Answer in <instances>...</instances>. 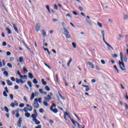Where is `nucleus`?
Instances as JSON below:
<instances>
[{"mask_svg": "<svg viewBox=\"0 0 128 128\" xmlns=\"http://www.w3.org/2000/svg\"><path fill=\"white\" fill-rule=\"evenodd\" d=\"M119 65L120 70H126V67L124 66V63H122L120 62V61L119 60Z\"/></svg>", "mask_w": 128, "mask_h": 128, "instance_id": "nucleus-1", "label": "nucleus"}, {"mask_svg": "<svg viewBox=\"0 0 128 128\" xmlns=\"http://www.w3.org/2000/svg\"><path fill=\"white\" fill-rule=\"evenodd\" d=\"M52 100V97L50 96V95H48L47 96H44V100L45 102H48L50 100Z\"/></svg>", "mask_w": 128, "mask_h": 128, "instance_id": "nucleus-2", "label": "nucleus"}, {"mask_svg": "<svg viewBox=\"0 0 128 128\" xmlns=\"http://www.w3.org/2000/svg\"><path fill=\"white\" fill-rule=\"evenodd\" d=\"M16 84H24V82H26V80L24 81L22 79H18V78H16Z\"/></svg>", "mask_w": 128, "mask_h": 128, "instance_id": "nucleus-3", "label": "nucleus"}, {"mask_svg": "<svg viewBox=\"0 0 128 128\" xmlns=\"http://www.w3.org/2000/svg\"><path fill=\"white\" fill-rule=\"evenodd\" d=\"M36 32H40V22L36 24Z\"/></svg>", "mask_w": 128, "mask_h": 128, "instance_id": "nucleus-4", "label": "nucleus"}, {"mask_svg": "<svg viewBox=\"0 0 128 128\" xmlns=\"http://www.w3.org/2000/svg\"><path fill=\"white\" fill-rule=\"evenodd\" d=\"M33 106L35 108H40V104H38V102H34L33 103Z\"/></svg>", "mask_w": 128, "mask_h": 128, "instance_id": "nucleus-5", "label": "nucleus"}, {"mask_svg": "<svg viewBox=\"0 0 128 128\" xmlns=\"http://www.w3.org/2000/svg\"><path fill=\"white\" fill-rule=\"evenodd\" d=\"M26 106L28 108V110H29V112H32V106L30 104H26Z\"/></svg>", "mask_w": 128, "mask_h": 128, "instance_id": "nucleus-6", "label": "nucleus"}, {"mask_svg": "<svg viewBox=\"0 0 128 128\" xmlns=\"http://www.w3.org/2000/svg\"><path fill=\"white\" fill-rule=\"evenodd\" d=\"M22 118H19L17 124L19 128H22Z\"/></svg>", "mask_w": 128, "mask_h": 128, "instance_id": "nucleus-7", "label": "nucleus"}, {"mask_svg": "<svg viewBox=\"0 0 128 128\" xmlns=\"http://www.w3.org/2000/svg\"><path fill=\"white\" fill-rule=\"evenodd\" d=\"M88 64L90 66L91 68H94V64H92V62H88Z\"/></svg>", "mask_w": 128, "mask_h": 128, "instance_id": "nucleus-8", "label": "nucleus"}, {"mask_svg": "<svg viewBox=\"0 0 128 128\" xmlns=\"http://www.w3.org/2000/svg\"><path fill=\"white\" fill-rule=\"evenodd\" d=\"M34 102H40V104H42V98H39L38 99V98H36L34 100Z\"/></svg>", "mask_w": 128, "mask_h": 128, "instance_id": "nucleus-9", "label": "nucleus"}, {"mask_svg": "<svg viewBox=\"0 0 128 128\" xmlns=\"http://www.w3.org/2000/svg\"><path fill=\"white\" fill-rule=\"evenodd\" d=\"M38 114H32V120H36V116H38Z\"/></svg>", "mask_w": 128, "mask_h": 128, "instance_id": "nucleus-10", "label": "nucleus"}, {"mask_svg": "<svg viewBox=\"0 0 128 128\" xmlns=\"http://www.w3.org/2000/svg\"><path fill=\"white\" fill-rule=\"evenodd\" d=\"M123 38H124V36H122L121 34H119L118 37V40H120V41L122 40Z\"/></svg>", "mask_w": 128, "mask_h": 128, "instance_id": "nucleus-11", "label": "nucleus"}, {"mask_svg": "<svg viewBox=\"0 0 128 128\" xmlns=\"http://www.w3.org/2000/svg\"><path fill=\"white\" fill-rule=\"evenodd\" d=\"M106 44L108 46V50H114V48H112V46L108 44V43H106Z\"/></svg>", "mask_w": 128, "mask_h": 128, "instance_id": "nucleus-12", "label": "nucleus"}, {"mask_svg": "<svg viewBox=\"0 0 128 128\" xmlns=\"http://www.w3.org/2000/svg\"><path fill=\"white\" fill-rule=\"evenodd\" d=\"M13 24V27L15 32H16L17 34H18V27H16V24Z\"/></svg>", "mask_w": 128, "mask_h": 128, "instance_id": "nucleus-13", "label": "nucleus"}, {"mask_svg": "<svg viewBox=\"0 0 128 128\" xmlns=\"http://www.w3.org/2000/svg\"><path fill=\"white\" fill-rule=\"evenodd\" d=\"M86 22L87 24H88L89 26H93L94 24H92V22L86 19Z\"/></svg>", "mask_w": 128, "mask_h": 128, "instance_id": "nucleus-14", "label": "nucleus"}, {"mask_svg": "<svg viewBox=\"0 0 128 128\" xmlns=\"http://www.w3.org/2000/svg\"><path fill=\"white\" fill-rule=\"evenodd\" d=\"M66 116H68L70 120L72 118H70V114H68V113L66 112H64V120H66Z\"/></svg>", "mask_w": 128, "mask_h": 128, "instance_id": "nucleus-15", "label": "nucleus"}, {"mask_svg": "<svg viewBox=\"0 0 128 128\" xmlns=\"http://www.w3.org/2000/svg\"><path fill=\"white\" fill-rule=\"evenodd\" d=\"M82 86L84 88H86V92H88V90H90V87L88 86L82 85Z\"/></svg>", "mask_w": 128, "mask_h": 128, "instance_id": "nucleus-16", "label": "nucleus"}, {"mask_svg": "<svg viewBox=\"0 0 128 128\" xmlns=\"http://www.w3.org/2000/svg\"><path fill=\"white\" fill-rule=\"evenodd\" d=\"M16 112H17L16 114V118H20V114L18 113L20 112V110L18 109H16Z\"/></svg>", "mask_w": 128, "mask_h": 128, "instance_id": "nucleus-17", "label": "nucleus"}, {"mask_svg": "<svg viewBox=\"0 0 128 128\" xmlns=\"http://www.w3.org/2000/svg\"><path fill=\"white\" fill-rule=\"evenodd\" d=\"M63 30H64V34H69L68 30H67V29L66 28H63Z\"/></svg>", "mask_w": 128, "mask_h": 128, "instance_id": "nucleus-18", "label": "nucleus"}, {"mask_svg": "<svg viewBox=\"0 0 128 128\" xmlns=\"http://www.w3.org/2000/svg\"><path fill=\"white\" fill-rule=\"evenodd\" d=\"M33 122H35L36 124H40V122L38 120V119H35L34 120H33Z\"/></svg>", "mask_w": 128, "mask_h": 128, "instance_id": "nucleus-19", "label": "nucleus"}, {"mask_svg": "<svg viewBox=\"0 0 128 128\" xmlns=\"http://www.w3.org/2000/svg\"><path fill=\"white\" fill-rule=\"evenodd\" d=\"M41 32H42V36L44 37L46 36V31L44 30H42Z\"/></svg>", "mask_w": 128, "mask_h": 128, "instance_id": "nucleus-20", "label": "nucleus"}, {"mask_svg": "<svg viewBox=\"0 0 128 128\" xmlns=\"http://www.w3.org/2000/svg\"><path fill=\"white\" fill-rule=\"evenodd\" d=\"M20 78H22V80H26L28 76L26 75H24V76L21 75L20 76Z\"/></svg>", "mask_w": 128, "mask_h": 128, "instance_id": "nucleus-21", "label": "nucleus"}, {"mask_svg": "<svg viewBox=\"0 0 128 128\" xmlns=\"http://www.w3.org/2000/svg\"><path fill=\"white\" fill-rule=\"evenodd\" d=\"M51 110V112H54V114H56L58 112V110L57 108H54V109H52Z\"/></svg>", "mask_w": 128, "mask_h": 128, "instance_id": "nucleus-22", "label": "nucleus"}, {"mask_svg": "<svg viewBox=\"0 0 128 128\" xmlns=\"http://www.w3.org/2000/svg\"><path fill=\"white\" fill-rule=\"evenodd\" d=\"M6 32H8V34H12V30H10V28H6Z\"/></svg>", "mask_w": 128, "mask_h": 128, "instance_id": "nucleus-23", "label": "nucleus"}, {"mask_svg": "<svg viewBox=\"0 0 128 128\" xmlns=\"http://www.w3.org/2000/svg\"><path fill=\"white\" fill-rule=\"evenodd\" d=\"M70 120H71V122L73 124H74V126H76V124H77L78 122L76 121H74V119H72V118Z\"/></svg>", "mask_w": 128, "mask_h": 128, "instance_id": "nucleus-24", "label": "nucleus"}, {"mask_svg": "<svg viewBox=\"0 0 128 128\" xmlns=\"http://www.w3.org/2000/svg\"><path fill=\"white\" fill-rule=\"evenodd\" d=\"M6 82H7L8 86H12V83L10 80H6Z\"/></svg>", "mask_w": 128, "mask_h": 128, "instance_id": "nucleus-25", "label": "nucleus"}, {"mask_svg": "<svg viewBox=\"0 0 128 128\" xmlns=\"http://www.w3.org/2000/svg\"><path fill=\"white\" fill-rule=\"evenodd\" d=\"M54 108H56V106L54 103L52 104V105L50 107V110H52Z\"/></svg>", "mask_w": 128, "mask_h": 128, "instance_id": "nucleus-26", "label": "nucleus"}, {"mask_svg": "<svg viewBox=\"0 0 128 128\" xmlns=\"http://www.w3.org/2000/svg\"><path fill=\"white\" fill-rule=\"evenodd\" d=\"M3 74L6 77L8 76V72L7 71H4Z\"/></svg>", "mask_w": 128, "mask_h": 128, "instance_id": "nucleus-27", "label": "nucleus"}, {"mask_svg": "<svg viewBox=\"0 0 128 128\" xmlns=\"http://www.w3.org/2000/svg\"><path fill=\"white\" fill-rule=\"evenodd\" d=\"M27 84L28 86H30V88H32V82L30 81H28L27 82Z\"/></svg>", "mask_w": 128, "mask_h": 128, "instance_id": "nucleus-28", "label": "nucleus"}, {"mask_svg": "<svg viewBox=\"0 0 128 128\" xmlns=\"http://www.w3.org/2000/svg\"><path fill=\"white\" fill-rule=\"evenodd\" d=\"M25 116H26V118H30V114L28 112H26L25 113Z\"/></svg>", "mask_w": 128, "mask_h": 128, "instance_id": "nucleus-29", "label": "nucleus"}, {"mask_svg": "<svg viewBox=\"0 0 128 128\" xmlns=\"http://www.w3.org/2000/svg\"><path fill=\"white\" fill-rule=\"evenodd\" d=\"M34 93H32L30 100H34Z\"/></svg>", "mask_w": 128, "mask_h": 128, "instance_id": "nucleus-30", "label": "nucleus"}, {"mask_svg": "<svg viewBox=\"0 0 128 128\" xmlns=\"http://www.w3.org/2000/svg\"><path fill=\"white\" fill-rule=\"evenodd\" d=\"M42 82L44 86H46V82H44V78L42 79Z\"/></svg>", "mask_w": 128, "mask_h": 128, "instance_id": "nucleus-31", "label": "nucleus"}, {"mask_svg": "<svg viewBox=\"0 0 128 128\" xmlns=\"http://www.w3.org/2000/svg\"><path fill=\"white\" fill-rule=\"evenodd\" d=\"M19 62H24V57L23 56H20L19 58Z\"/></svg>", "mask_w": 128, "mask_h": 128, "instance_id": "nucleus-32", "label": "nucleus"}, {"mask_svg": "<svg viewBox=\"0 0 128 128\" xmlns=\"http://www.w3.org/2000/svg\"><path fill=\"white\" fill-rule=\"evenodd\" d=\"M28 76H29L30 78H34V76L32 75V73H28Z\"/></svg>", "mask_w": 128, "mask_h": 128, "instance_id": "nucleus-33", "label": "nucleus"}, {"mask_svg": "<svg viewBox=\"0 0 128 128\" xmlns=\"http://www.w3.org/2000/svg\"><path fill=\"white\" fill-rule=\"evenodd\" d=\"M43 104H44V106H48V102H46V101H44V102H43Z\"/></svg>", "mask_w": 128, "mask_h": 128, "instance_id": "nucleus-34", "label": "nucleus"}, {"mask_svg": "<svg viewBox=\"0 0 128 128\" xmlns=\"http://www.w3.org/2000/svg\"><path fill=\"white\" fill-rule=\"evenodd\" d=\"M38 80H36V79L33 80V83L34 84H38Z\"/></svg>", "mask_w": 128, "mask_h": 128, "instance_id": "nucleus-35", "label": "nucleus"}, {"mask_svg": "<svg viewBox=\"0 0 128 128\" xmlns=\"http://www.w3.org/2000/svg\"><path fill=\"white\" fill-rule=\"evenodd\" d=\"M45 88L46 90H47L48 92H50V87H48V86H45Z\"/></svg>", "mask_w": 128, "mask_h": 128, "instance_id": "nucleus-36", "label": "nucleus"}, {"mask_svg": "<svg viewBox=\"0 0 128 128\" xmlns=\"http://www.w3.org/2000/svg\"><path fill=\"white\" fill-rule=\"evenodd\" d=\"M72 58H70L67 64L68 66H70V62H72Z\"/></svg>", "mask_w": 128, "mask_h": 128, "instance_id": "nucleus-37", "label": "nucleus"}, {"mask_svg": "<svg viewBox=\"0 0 128 128\" xmlns=\"http://www.w3.org/2000/svg\"><path fill=\"white\" fill-rule=\"evenodd\" d=\"M7 66H8V68H12V64H10V63H8L7 64Z\"/></svg>", "mask_w": 128, "mask_h": 128, "instance_id": "nucleus-38", "label": "nucleus"}, {"mask_svg": "<svg viewBox=\"0 0 128 128\" xmlns=\"http://www.w3.org/2000/svg\"><path fill=\"white\" fill-rule=\"evenodd\" d=\"M23 71L24 72H26V73L28 72V70L26 68V67L24 66L23 68Z\"/></svg>", "mask_w": 128, "mask_h": 128, "instance_id": "nucleus-39", "label": "nucleus"}, {"mask_svg": "<svg viewBox=\"0 0 128 128\" xmlns=\"http://www.w3.org/2000/svg\"><path fill=\"white\" fill-rule=\"evenodd\" d=\"M46 8L48 10V12L50 14V6L48 5H47L46 6Z\"/></svg>", "mask_w": 128, "mask_h": 128, "instance_id": "nucleus-40", "label": "nucleus"}, {"mask_svg": "<svg viewBox=\"0 0 128 128\" xmlns=\"http://www.w3.org/2000/svg\"><path fill=\"white\" fill-rule=\"evenodd\" d=\"M3 96H6V98L8 97V94H6V91H4L3 92Z\"/></svg>", "mask_w": 128, "mask_h": 128, "instance_id": "nucleus-41", "label": "nucleus"}, {"mask_svg": "<svg viewBox=\"0 0 128 128\" xmlns=\"http://www.w3.org/2000/svg\"><path fill=\"white\" fill-rule=\"evenodd\" d=\"M72 46L74 48H76V44L74 42L72 43Z\"/></svg>", "mask_w": 128, "mask_h": 128, "instance_id": "nucleus-42", "label": "nucleus"}, {"mask_svg": "<svg viewBox=\"0 0 128 128\" xmlns=\"http://www.w3.org/2000/svg\"><path fill=\"white\" fill-rule=\"evenodd\" d=\"M20 108H24V103H21L20 105H19Z\"/></svg>", "mask_w": 128, "mask_h": 128, "instance_id": "nucleus-43", "label": "nucleus"}, {"mask_svg": "<svg viewBox=\"0 0 128 128\" xmlns=\"http://www.w3.org/2000/svg\"><path fill=\"white\" fill-rule=\"evenodd\" d=\"M65 36L67 38H70V36L68 34H66Z\"/></svg>", "mask_w": 128, "mask_h": 128, "instance_id": "nucleus-44", "label": "nucleus"}, {"mask_svg": "<svg viewBox=\"0 0 128 128\" xmlns=\"http://www.w3.org/2000/svg\"><path fill=\"white\" fill-rule=\"evenodd\" d=\"M98 25L100 26V28H102V24L100 22H98Z\"/></svg>", "mask_w": 128, "mask_h": 128, "instance_id": "nucleus-45", "label": "nucleus"}, {"mask_svg": "<svg viewBox=\"0 0 128 128\" xmlns=\"http://www.w3.org/2000/svg\"><path fill=\"white\" fill-rule=\"evenodd\" d=\"M74 116H75L76 118H78V120H80V118H78V115H76V114H74Z\"/></svg>", "mask_w": 128, "mask_h": 128, "instance_id": "nucleus-46", "label": "nucleus"}, {"mask_svg": "<svg viewBox=\"0 0 128 128\" xmlns=\"http://www.w3.org/2000/svg\"><path fill=\"white\" fill-rule=\"evenodd\" d=\"M4 108V110H6V112H9V110H8V108L6 106H5V107Z\"/></svg>", "mask_w": 128, "mask_h": 128, "instance_id": "nucleus-47", "label": "nucleus"}, {"mask_svg": "<svg viewBox=\"0 0 128 128\" xmlns=\"http://www.w3.org/2000/svg\"><path fill=\"white\" fill-rule=\"evenodd\" d=\"M78 8L80 10V12H82V10H84V8H82V7L79 6H78Z\"/></svg>", "mask_w": 128, "mask_h": 128, "instance_id": "nucleus-48", "label": "nucleus"}, {"mask_svg": "<svg viewBox=\"0 0 128 128\" xmlns=\"http://www.w3.org/2000/svg\"><path fill=\"white\" fill-rule=\"evenodd\" d=\"M10 80L12 82H16V78L14 77H11Z\"/></svg>", "mask_w": 128, "mask_h": 128, "instance_id": "nucleus-49", "label": "nucleus"}, {"mask_svg": "<svg viewBox=\"0 0 128 128\" xmlns=\"http://www.w3.org/2000/svg\"><path fill=\"white\" fill-rule=\"evenodd\" d=\"M2 46H6V42H3L2 44Z\"/></svg>", "mask_w": 128, "mask_h": 128, "instance_id": "nucleus-50", "label": "nucleus"}, {"mask_svg": "<svg viewBox=\"0 0 128 128\" xmlns=\"http://www.w3.org/2000/svg\"><path fill=\"white\" fill-rule=\"evenodd\" d=\"M24 100L25 102H28V99H27V98H26V96H24Z\"/></svg>", "mask_w": 128, "mask_h": 128, "instance_id": "nucleus-51", "label": "nucleus"}, {"mask_svg": "<svg viewBox=\"0 0 128 128\" xmlns=\"http://www.w3.org/2000/svg\"><path fill=\"white\" fill-rule=\"evenodd\" d=\"M102 38H104V30L102 31Z\"/></svg>", "mask_w": 128, "mask_h": 128, "instance_id": "nucleus-52", "label": "nucleus"}, {"mask_svg": "<svg viewBox=\"0 0 128 128\" xmlns=\"http://www.w3.org/2000/svg\"><path fill=\"white\" fill-rule=\"evenodd\" d=\"M5 92L8 94V87H5L4 88Z\"/></svg>", "mask_w": 128, "mask_h": 128, "instance_id": "nucleus-53", "label": "nucleus"}, {"mask_svg": "<svg viewBox=\"0 0 128 128\" xmlns=\"http://www.w3.org/2000/svg\"><path fill=\"white\" fill-rule=\"evenodd\" d=\"M2 66H6V61L4 60H2Z\"/></svg>", "mask_w": 128, "mask_h": 128, "instance_id": "nucleus-54", "label": "nucleus"}, {"mask_svg": "<svg viewBox=\"0 0 128 128\" xmlns=\"http://www.w3.org/2000/svg\"><path fill=\"white\" fill-rule=\"evenodd\" d=\"M60 98H62V100H66V98H64V96H62V94H60Z\"/></svg>", "mask_w": 128, "mask_h": 128, "instance_id": "nucleus-55", "label": "nucleus"}, {"mask_svg": "<svg viewBox=\"0 0 128 128\" xmlns=\"http://www.w3.org/2000/svg\"><path fill=\"white\" fill-rule=\"evenodd\" d=\"M39 92H40V94H43V92H44V90H42V89H40L39 90Z\"/></svg>", "mask_w": 128, "mask_h": 128, "instance_id": "nucleus-56", "label": "nucleus"}, {"mask_svg": "<svg viewBox=\"0 0 128 128\" xmlns=\"http://www.w3.org/2000/svg\"><path fill=\"white\" fill-rule=\"evenodd\" d=\"M18 88H19L18 86L16 85V86H14V90H18Z\"/></svg>", "mask_w": 128, "mask_h": 128, "instance_id": "nucleus-57", "label": "nucleus"}, {"mask_svg": "<svg viewBox=\"0 0 128 128\" xmlns=\"http://www.w3.org/2000/svg\"><path fill=\"white\" fill-rule=\"evenodd\" d=\"M14 57H11L10 58V62H14Z\"/></svg>", "mask_w": 128, "mask_h": 128, "instance_id": "nucleus-58", "label": "nucleus"}, {"mask_svg": "<svg viewBox=\"0 0 128 128\" xmlns=\"http://www.w3.org/2000/svg\"><path fill=\"white\" fill-rule=\"evenodd\" d=\"M10 98L11 100H14V95L12 94H10Z\"/></svg>", "mask_w": 128, "mask_h": 128, "instance_id": "nucleus-59", "label": "nucleus"}, {"mask_svg": "<svg viewBox=\"0 0 128 128\" xmlns=\"http://www.w3.org/2000/svg\"><path fill=\"white\" fill-rule=\"evenodd\" d=\"M96 68L97 70H100V68H98V66H96Z\"/></svg>", "mask_w": 128, "mask_h": 128, "instance_id": "nucleus-60", "label": "nucleus"}, {"mask_svg": "<svg viewBox=\"0 0 128 128\" xmlns=\"http://www.w3.org/2000/svg\"><path fill=\"white\" fill-rule=\"evenodd\" d=\"M10 54H12V53H10V52H6V56H10Z\"/></svg>", "mask_w": 128, "mask_h": 128, "instance_id": "nucleus-61", "label": "nucleus"}, {"mask_svg": "<svg viewBox=\"0 0 128 128\" xmlns=\"http://www.w3.org/2000/svg\"><path fill=\"white\" fill-rule=\"evenodd\" d=\"M125 104L126 110H128V104Z\"/></svg>", "mask_w": 128, "mask_h": 128, "instance_id": "nucleus-62", "label": "nucleus"}, {"mask_svg": "<svg viewBox=\"0 0 128 128\" xmlns=\"http://www.w3.org/2000/svg\"><path fill=\"white\" fill-rule=\"evenodd\" d=\"M14 106H15L14 103H12V104H10V106H12V108H14Z\"/></svg>", "mask_w": 128, "mask_h": 128, "instance_id": "nucleus-63", "label": "nucleus"}, {"mask_svg": "<svg viewBox=\"0 0 128 128\" xmlns=\"http://www.w3.org/2000/svg\"><path fill=\"white\" fill-rule=\"evenodd\" d=\"M35 128H42V125H38Z\"/></svg>", "mask_w": 128, "mask_h": 128, "instance_id": "nucleus-64", "label": "nucleus"}]
</instances>
